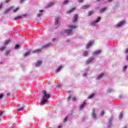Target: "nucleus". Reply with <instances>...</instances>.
<instances>
[{"instance_id":"nucleus-48","label":"nucleus","mask_w":128,"mask_h":128,"mask_svg":"<svg viewBox=\"0 0 128 128\" xmlns=\"http://www.w3.org/2000/svg\"><path fill=\"white\" fill-rule=\"evenodd\" d=\"M7 96H10V92H8L6 94Z\"/></svg>"},{"instance_id":"nucleus-6","label":"nucleus","mask_w":128,"mask_h":128,"mask_svg":"<svg viewBox=\"0 0 128 128\" xmlns=\"http://www.w3.org/2000/svg\"><path fill=\"white\" fill-rule=\"evenodd\" d=\"M104 74L101 73V74H98V76L96 78V80H102V78H104Z\"/></svg>"},{"instance_id":"nucleus-1","label":"nucleus","mask_w":128,"mask_h":128,"mask_svg":"<svg viewBox=\"0 0 128 128\" xmlns=\"http://www.w3.org/2000/svg\"><path fill=\"white\" fill-rule=\"evenodd\" d=\"M70 29L66 30L63 32L64 34H66L67 36H70L72 34V29L76 28V25H70L69 26Z\"/></svg>"},{"instance_id":"nucleus-49","label":"nucleus","mask_w":128,"mask_h":128,"mask_svg":"<svg viewBox=\"0 0 128 128\" xmlns=\"http://www.w3.org/2000/svg\"><path fill=\"white\" fill-rule=\"evenodd\" d=\"M78 2H84V0H78Z\"/></svg>"},{"instance_id":"nucleus-35","label":"nucleus","mask_w":128,"mask_h":128,"mask_svg":"<svg viewBox=\"0 0 128 128\" xmlns=\"http://www.w3.org/2000/svg\"><path fill=\"white\" fill-rule=\"evenodd\" d=\"M94 12L92 11L89 12L88 13V16H92V14Z\"/></svg>"},{"instance_id":"nucleus-9","label":"nucleus","mask_w":128,"mask_h":128,"mask_svg":"<svg viewBox=\"0 0 128 128\" xmlns=\"http://www.w3.org/2000/svg\"><path fill=\"white\" fill-rule=\"evenodd\" d=\"M94 44L93 41H90L86 45V48H90Z\"/></svg>"},{"instance_id":"nucleus-14","label":"nucleus","mask_w":128,"mask_h":128,"mask_svg":"<svg viewBox=\"0 0 128 128\" xmlns=\"http://www.w3.org/2000/svg\"><path fill=\"white\" fill-rule=\"evenodd\" d=\"M62 65L58 66V67L57 68L55 72H57V73L60 72V70H62Z\"/></svg>"},{"instance_id":"nucleus-57","label":"nucleus","mask_w":128,"mask_h":128,"mask_svg":"<svg viewBox=\"0 0 128 128\" xmlns=\"http://www.w3.org/2000/svg\"><path fill=\"white\" fill-rule=\"evenodd\" d=\"M96 2H100V0H96Z\"/></svg>"},{"instance_id":"nucleus-31","label":"nucleus","mask_w":128,"mask_h":128,"mask_svg":"<svg viewBox=\"0 0 128 128\" xmlns=\"http://www.w3.org/2000/svg\"><path fill=\"white\" fill-rule=\"evenodd\" d=\"M22 16H18L14 18V20H20Z\"/></svg>"},{"instance_id":"nucleus-50","label":"nucleus","mask_w":128,"mask_h":128,"mask_svg":"<svg viewBox=\"0 0 128 128\" xmlns=\"http://www.w3.org/2000/svg\"><path fill=\"white\" fill-rule=\"evenodd\" d=\"M126 60H128V55L126 56Z\"/></svg>"},{"instance_id":"nucleus-56","label":"nucleus","mask_w":128,"mask_h":128,"mask_svg":"<svg viewBox=\"0 0 128 128\" xmlns=\"http://www.w3.org/2000/svg\"><path fill=\"white\" fill-rule=\"evenodd\" d=\"M58 128H62V126H58Z\"/></svg>"},{"instance_id":"nucleus-45","label":"nucleus","mask_w":128,"mask_h":128,"mask_svg":"<svg viewBox=\"0 0 128 128\" xmlns=\"http://www.w3.org/2000/svg\"><path fill=\"white\" fill-rule=\"evenodd\" d=\"M26 2V0H20V4H22V2Z\"/></svg>"},{"instance_id":"nucleus-37","label":"nucleus","mask_w":128,"mask_h":128,"mask_svg":"<svg viewBox=\"0 0 128 128\" xmlns=\"http://www.w3.org/2000/svg\"><path fill=\"white\" fill-rule=\"evenodd\" d=\"M68 116H66V117L64 118V122H66V120H68Z\"/></svg>"},{"instance_id":"nucleus-55","label":"nucleus","mask_w":128,"mask_h":128,"mask_svg":"<svg viewBox=\"0 0 128 128\" xmlns=\"http://www.w3.org/2000/svg\"><path fill=\"white\" fill-rule=\"evenodd\" d=\"M10 0H6V2H10Z\"/></svg>"},{"instance_id":"nucleus-33","label":"nucleus","mask_w":128,"mask_h":128,"mask_svg":"<svg viewBox=\"0 0 128 128\" xmlns=\"http://www.w3.org/2000/svg\"><path fill=\"white\" fill-rule=\"evenodd\" d=\"M54 4L52 2H51V3H49L48 4V8H50V6H52Z\"/></svg>"},{"instance_id":"nucleus-52","label":"nucleus","mask_w":128,"mask_h":128,"mask_svg":"<svg viewBox=\"0 0 128 128\" xmlns=\"http://www.w3.org/2000/svg\"><path fill=\"white\" fill-rule=\"evenodd\" d=\"M114 0H108V2H112Z\"/></svg>"},{"instance_id":"nucleus-20","label":"nucleus","mask_w":128,"mask_h":128,"mask_svg":"<svg viewBox=\"0 0 128 128\" xmlns=\"http://www.w3.org/2000/svg\"><path fill=\"white\" fill-rule=\"evenodd\" d=\"M82 56H88V52L84 51L82 52Z\"/></svg>"},{"instance_id":"nucleus-46","label":"nucleus","mask_w":128,"mask_h":128,"mask_svg":"<svg viewBox=\"0 0 128 128\" xmlns=\"http://www.w3.org/2000/svg\"><path fill=\"white\" fill-rule=\"evenodd\" d=\"M104 111H102L100 113V116H104Z\"/></svg>"},{"instance_id":"nucleus-30","label":"nucleus","mask_w":128,"mask_h":128,"mask_svg":"<svg viewBox=\"0 0 128 128\" xmlns=\"http://www.w3.org/2000/svg\"><path fill=\"white\" fill-rule=\"evenodd\" d=\"M24 110V106H22V108H20L18 109V112H22V110Z\"/></svg>"},{"instance_id":"nucleus-2","label":"nucleus","mask_w":128,"mask_h":128,"mask_svg":"<svg viewBox=\"0 0 128 128\" xmlns=\"http://www.w3.org/2000/svg\"><path fill=\"white\" fill-rule=\"evenodd\" d=\"M100 20V17H98L96 20L92 21L90 22V26H98V22Z\"/></svg>"},{"instance_id":"nucleus-43","label":"nucleus","mask_w":128,"mask_h":128,"mask_svg":"<svg viewBox=\"0 0 128 128\" xmlns=\"http://www.w3.org/2000/svg\"><path fill=\"white\" fill-rule=\"evenodd\" d=\"M10 10H12V8H10L9 9L7 10H6V12L8 13L10 12Z\"/></svg>"},{"instance_id":"nucleus-15","label":"nucleus","mask_w":128,"mask_h":128,"mask_svg":"<svg viewBox=\"0 0 128 128\" xmlns=\"http://www.w3.org/2000/svg\"><path fill=\"white\" fill-rule=\"evenodd\" d=\"M70 98H72V102H76V97H72V96H69L68 98V101L70 102Z\"/></svg>"},{"instance_id":"nucleus-16","label":"nucleus","mask_w":128,"mask_h":128,"mask_svg":"<svg viewBox=\"0 0 128 128\" xmlns=\"http://www.w3.org/2000/svg\"><path fill=\"white\" fill-rule=\"evenodd\" d=\"M90 7V4H86L82 6L81 8L82 10H86V8H88Z\"/></svg>"},{"instance_id":"nucleus-54","label":"nucleus","mask_w":128,"mask_h":128,"mask_svg":"<svg viewBox=\"0 0 128 128\" xmlns=\"http://www.w3.org/2000/svg\"><path fill=\"white\" fill-rule=\"evenodd\" d=\"M122 94L119 96V98H122Z\"/></svg>"},{"instance_id":"nucleus-38","label":"nucleus","mask_w":128,"mask_h":128,"mask_svg":"<svg viewBox=\"0 0 128 128\" xmlns=\"http://www.w3.org/2000/svg\"><path fill=\"white\" fill-rule=\"evenodd\" d=\"M18 48H20V45L16 44L15 46V50H18Z\"/></svg>"},{"instance_id":"nucleus-24","label":"nucleus","mask_w":128,"mask_h":128,"mask_svg":"<svg viewBox=\"0 0 128 128\" xmlns=\"http://www.w3.org/2000/svg\"><path fill=\"white\" fill-rule=\"evenodd\" d=\"M74 10H76V8H72L70 10L67 11L66 13L70 14L71 12H74Z\"/></svg>"},{"instance_id":"nucleus-44","label":"nucleus","mask_w":128,"mask_h":128,"mask_svg":"<svg viewBox=\"0 0 128 128\" xmlns=\"http://www.w3.org/2000/svg\"><path fill=\"white\" fill-rule=\"evenodd\" d=\"M4 94H0V100L1 99V98H4Z\"/></svg>"},{"instance_id":"nucleus-34","label":"nucleus","mask_w":128,"mask_h":128,"mask_svg":"<svg viewBox=\"0 0 128 128\" xmlns=\"http://www.w3.org/2000/svg\"><path fill=\"white\" fill-rule=\"evenodd\" d=\"M128 66H125L123 67L122 70L123 72H126V68H128Z\"/></svg>"},{"instance_id":"nucleus-28","label":"nucleus","mask_w":128,"mask_h":128,"mask_svg":"<svg viewBox=\"0 0 128 128\" xmlns=\"http://www.w3.org/2000/svg\"><path fill=\"white\" fill-rule=\"evenodd\" d=\"M41 52V50L40 49H37V50L33 51L32 53L33 54H36V53L38 54V52Z\"/></svg>"},{"instance_id":"nucleus-32","label":"nucleus","mask_w":128,"mask_h":128,"mask_svg":"<svg viewBox=\"0 0 128 128\" xmlns=\"http://www.w3.org/2000/svg\"><path fill=\"white\" fill-rule=\"evenodd\" d=\"M18 10H20V8L18 7L12 10V12H16Z\"/></svg>"},{"instance_id":"nucleus-25","label":"nucleus","mask_w":128,"mask_h":128,"mask_svg":"<svg viewBox=\"0 0 128 128\" xmlns=\"http://www.w3.org/2000/svg\"><path fill=\"white\" fill-rule=\"evenodd\" d=\"M106 8H101L100 10V12L101 13H102V12H106Z\"/></svg>"},{"instance_id":"nucleus-40","label":"nucleus","mask_w":128,"mask_h":128,"mask_svg":"<svg viewBox=\"0 0 128 128\" xmlns=\"http://www.w3.org/2000/svg\"><path fill=\"white\" fill-rule=\"evenodd\" d=\"M122 112L120 114V116H119V118H120H120H122Z\"/></svg>"},{"instance_id":"nucleus-17","label":"nucleus","mask_w":128,"mask_h":128,"mask_svg":"<svg viewBox=\"0 0 128 128\" xmlns=\"http://www.w3.org/2000/svg\"><path fill=\"white\" fill-rule=\"evenodd\" d=\"M48 102V100L46 99H44L43 100H41L40 102V106H42V104H46Z\"/></svg>"},{"instance_id":"nucleus-10","label":"nucleus","mask_w":128,"mask_h":128,"mask_svg":"<svg viewBox=\"0 0 128 128\" xmlns=\"http://www.w3.org/2000/svg\"><path fill=\"white\" fill-rule=\"evenodd\" d=\"M86 106V102H84L82 104L79 108L80 110H82L84 108V106Z\"/></svg>"},{"instance_id":"nucleus-58","label":"nucleus","mask_w":128,"mask_h":128,"mask_svg":"<svg viewBox=\"0 0 128 128\" xmlns=\"http://www.w3.org/2000/svg\"><path fill=\"white\" fill-rule=\"evenodd\" d=\"M20 106V104H18V106Z\"/></svg>"},{"instance_id":"nucleus-27","label":"nucleus","mask_w":128,"mask_h":128,"mask_svg":"<svg viewBox=\"0 0 128 128\" xmlns=\"http://www.w3.org/2000/svg\"><path fill=\"white\" fill-rule=\"evenodd\" d=\"M10 44V40H8L6 41L5 43L4 44V46H8V44Z\"/></svg>"},{"instance_id":"nucleus-29","label":"nucleus","mask_w":128,"mask_h":128,"mask_svg":"<svg viewBox=\"0 0 128 128\" xmlns=\"http://www.w3.org/2000/svg\"><path fill=\"white\" fill-rule=\"evenodd\" d=\"M94 94H90L88 96V98L91 100V98H94Z\"/></svg>"},{"instance_id":"nucleus-11","label":"nucleus","mask_w":128,"mask_h":128,"mask_svg":"<svg viewBox=\"0 0 128 128\" xmlns=\"http://www.w3.org/2000/svg\"><path fill=\"white\" fill-rule=\"evenodd\" d=\"M78 14H74V16H73V18L72 20V22H76V20H78Z\"/></svg>"},{"instance_id":"nucleus-36","label":"nucleus","mask_w":128,"mask_h":128,"mask_svg":"<svg viewBox=\"0 0 128 128\" xmlns=\"http://www.w3.org/2000/svg\"><path fill=\"white\" fill-rule=\"evenodd\" d=\"M4 48H6V46H3L2 48H0V50L2 52V50H4Z\"/></svg>"},{"instance_id":"nucleus-21","label":"nucleus","mask_w":128,"mask_h":128,"mask_svg":"<svg viewBox=\"0 0 128 128\" xmlns=\"http://www.w3.org/2000/svg\"><path fill=\"white\" fill-rule=\"evenodd\" d=\"M115 92V90L112 88H109L107 89V92Z\"/></svg>"},{"instance_id":"nucleus-18","label":"nucleus","mask_w":128,"mask_h":128,"mask_svg":"<svg viewBox=\"0 0 128 128\" xmlns=\"http://www.w3.org/2000/svg\"><path fill=\"white\" fill-rule=\"evenodd\" d=\"M42 64V60H38V62H37L36 64V66L38 67V66H40Z\"/></svg>"},{"instance_id":"nucleus-12","label":"nucleus","mask_w":128,"mask_h":128,"mask_svg":"<svg viewBox=\"0 0 128 128\" xmlns=\"http://www.w3.org/2000/svg\"><path fill=\"white\" fill-rule=\"evenodd\" d=\"M50 46H52V43H48V44L44 45V46H42V48H48Z\"/></svg>"},{"instance_id":"nucleus-47","label":"nucleus","mask_w":128,"mask_h":128,"mask_svg":"<svg viewBox=\"0 0 128 128\" xmlns=\"http://www.w3.org/2000/svg\"><path fill=\"white\" fill-rule=\"evenodd\" d=\"M125 54H128V48L126 50H125Z\"/></svg>"},{"instance_id":"nucleus-39","label":"nucleus","mask_w":128,"mask_h":128,"mask_svg":"<svg viewBox=\"0 0 128 128\" xmlns=\"http://www.w3.org/2000/svg\"><path fill=\"white\" fill-rule=\"evenodd\" d=\"M86 76H88V74L86 73H84L82 75V76H83V78H86Z\"/></svg>"},{"instance_id":"nucleus-42","label":"nucleus","mask_w":128,"mask_h":128,"mask_svg":"<svg viewBox=\"0 0 128 128\" xmlns=\"http://www.w3.org/2000/svg\"><path fill=\"white\" fill-rule=\"evenodd\" d=\"M3 114H4V112L2 111L0 112V118H2Z\"/></svg>"},{"instance_id":"nucleus-26","label":"nucleus","mask_w":128,"mask_h":128,"mask_svg":"<svg viewBox=\"0 0 128 128\" xmlns=\"http://www.w3.org/2000/svg\"><path fill=\"white\" fill-rule=\"evenodd\" d=\"M30 50H29L28 52H25L24 54V56H30Z\"/></svg>"},{"instance_id":"nucleus-5","label":"nucleus","mask_w":128,"mask_h":128,"mask_svg":"<svg viewBox=\"0 0 128 128\" xmlns=\"http://www.w3.org/2000/svg\"><path fill=\"white\" fill-rule=\"evenodd\" d=\"M126 24V21L125 20H122L118 24H116V26L117 28H120L121 26H122Z\"/></svg>"},{"instance_id":"nucleus-22","label":"nucleus","mask_w":128,"mask_h":128,"mask_svg":"<svg viewBox=\"0 0 128 128\" xmlns=\"http://www.w3.org/2000/svg\"><path fill=\"white\" fill-rule=\"evenodd\" d=\"M68 2H70V0H64L62 4L63 6H66V4H68Z\"/></svg>"},{"instance_id":"nucleus-23","label":"nucleus","mask_w":128,"mask_h":128,"mask_svg":"<svg viewBox=\"0 0 128 128\" xmlns=\"http://www.w3.org/2000/svg\"><path fill=\"white\" fill-rule=\"evenodd\" d=\"M112 118H110L108 120V123L110 125L109 126H108V128H110V126H112Z\"/></svg>"},{"instance_id":"nucleus-19","label":"nucleus","mask_w":128,"mask_h":128,"mask_svg":"<svg viewBox=\"0 0 128 128\" xmlns=\"http://www.w3.org/2000/svg\"><path fill=\"white\" fill-rule=\"evenodd\" d=\"M44 10H40L38 14H37V18H40L42 14V12H44Z\"/></svg>"},{"instance_id":"nucleus-4","label":"nucleus","mask_w":128,"mask_h":128,"mask_svg":"<svg viewBox=\"0 0 128 128\" xmlns=\"http://www.w3.org/2000/svg\"><path fill=\"white\" fill-rule=\"evenodd\" d=\"M96 114H97L96 110L95 109L93 108L92 110V118H94V120H96Z\"/></svg>"},{"instance_id":"nucleus-13","label":"nucleus","mask_w":128,"mask_h":128,"mask_svg":"<svg viewBox=\"0 0 128 128\" xmlns=\"http://www.w3.org/2000/svg\"><path fill=\"white\" fill-rule=\"evenodd\" d=\"M100 52H102V50H98L92 53V54H93V56H96L98 54H100Z\"/></svg>"},{"instance_id":"nucleus-53","label":"nucleus","mask_w":128,"mask_h":128,"mask_svg":"<svg viewBox=\"0 0 128 128\" xmlns=\"http://www.w3.org/2000/svg\"><path fill=\"white\" fill-rule=\"evenodd\" d=\"M55 40H56L55 38L52 39V42H54Z\"/></svg>"},{"instance_id":"nucleus-8","label":"nucleus","mask_w":128,"mask_h":128,"mask_svg":"<svg viewBox=\"0 0 128 128\" xmlns=\"http://www.w3.org/2000/svg\"><path fill=\"white\" fill-rule=\"evenodd\" d=\"M94 58L93 57H91L88 58L86 61V64H92V60H94Z\"/></svg>"},{"instance_id":"nucleus-7","label":"nucleus","mask_w":128,"mask_h":128,"mask_svg":"<svg viewBox=\"0 0 128 128\" xmlns=\"http://www.w3.org/2000/svg\"><path fill=\"white\" fill-rule=\"evenodd\" d=\"M60 17H56L55 18V28H56L58 26V24L60 23Z\"/></svg>"},{"instance_id":"nucleus-51","label":"nucleus","mask_w":128,"mask_h":128,"mask_svg":"<svg viewBox=\"0 0 128 128\" xmlns=\"http://www.w3.org/2000/svg\"><path fill=\"white\" fill-rule=\"evenodd\" d=\"M2 8V4H0V9Z\"/></svg>"},{"instance_id":"nucleus-3","label":"nucleus","mask_w":128,"mask_h":128,"mask_svg":"<svg viewBox=\"0 0 128 128\" xmlns=\"http://www.w3.org/2000/svg\"><path fill=\"white\" fill-rule=\"evenodd\" d=\"M42 97L43 98H50V94H48L46 91H42Z\"/></svg>"},{"instance_id":"nucleus-41","label":"nucleus","mask_w":128,"mask_h":128,"mask_svg":"<svg viewBox=\"0 0 128 128\" xmlns=\"http://www.w3.org/2000/svg\"><path fill=\"white\" fill-rule=\"evenodd\" d=\"M10 50H8L6 52V56H8V54H10Z\"/></svg>"}]
</instances>
